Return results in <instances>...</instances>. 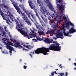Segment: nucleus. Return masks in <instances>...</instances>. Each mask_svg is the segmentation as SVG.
I'll list each match as a JSON object with an SVG mask.
<instances>
[{"label":"nucleus","instance_id":"obj_1","mask_svg":"<svg viewBox=\"0 0 76 76\" xmlns=\"http://www.w3.org/2000/svg\"><path fill=\"white\" fill-rule=\"evenodd\" d=\"M56 44H52L50 45V46L48 48H38L35 51V54H43L44 55H48V53L47 52H49L50 50L52 51H59L61 49L60 47H59L60 44L58 43H56Z\"/></svg>","mask_w":76,"mask_h":76},{"label":"nucleus","instance_id":"obj_2","mask_svg":"<svg viewBox=\"0 0 76 76\" xmlns=\"http://www.w3.org/2000/svg\"><path fill=\"white\" fill-rule=\"evenodd\" d=\"M66 26L69 25H71L72 26V27L69 30V31H67L66 33L65 32H66V29H64L63 30V33L64 34V35L66 37H72V35H69V34H72L76 32V30L75 29H74V25L73 24V23H71V22L68 21L67 20H66Z\"/></svg>","mask_w":76,"mask_h":76},{"label":"nucleus","instance_id":"obj_3","mask_svg":"<svg viewBox=\"0 0 76 76\" xmlns=\"http://www.w3.org/2000/svg\"><path fill=\"white\" fill-rule=\"evenodd\" d=\"M14 6L15 9L17 10V12H18V13L19 14H20L21 13L22 16H23V18L24 19V20L25 21V22L27 23V24L30 26H31V22H30V21L29 20V19L27 18L26 15H25V14L22 13L19 6H15V5Z\"/></svg>","mask_w":76,"mask_h":76},{"label":"nucleus","instance_id":"obj_4","mask_svg":"<svg viewBox=\"0 0 76 76\" xmlns=\"http://www.w3.org/2000/svg\"><path fill=\"white\" fill-rule=\"evenodd\" d=\"M16 23H17V28L18 29V31L20 32V33L22 35H26V36H27V33L25 32V31L22 30L23 29V25L21 24L20 25L19 23V22L17 20L16 21Z\"/></svg>","mask_w":76,"mask_h":76},{"label":"nucleus","instance_id":"obj_5","mask_svg":"<svg viewBox=\"0 0 76 76\" xmlns=\"http://www.w3.org/2000/svg\"><path fill=\"white\" fill-rule=\"evenodd\" d=\"M40 12L42 13V14L44 15V16H45V17H46V15H45V12L47 15L48 16L50 15V16L51 17H53L54 16L55 17V16H54V14L52 13L51 14L50 13L48 12L47 10H46V8H45V7H40Z\"/></svg>","mask_w":76,"mask_h":76},{"label":"nucleus","instance_id":"obj_6","mask_svg":"<svg viewBox=\"0 0 76 76\" xmlns=\"http://www.w3.org/2000/svg\"><path fill=\"white\" fill-rule=\"evenodd\" d=\"M26 15H27V16H28V18H29V19H31V16L33 19H34V20H36V18H35V16H34V14L31 13V12H29L27 11H26Z\"/></svg>","mask_w":76,"mask_h":76},{"label":"nucleus","instance_id":"obj_7","mask_svg":"<svg viewBox=\"0 0 76 76\" xmlns=\"http://www.w3.org/2000/svg\"><path fill=\"white\" fill-rule=\"evenodd\" d=\"M13 43L14 44V47H18V48H22L23 46H22L20 44V43L19 42H16V40H13Z\"/></svg>","mask_w":76,"mask_h":76},{"label":"nucleus","instance_id":"obj_8","mask_svg":"<svg viewBox=\"0 0 76 76\" xmlns=\"http://www.w3.org/2000/svg\"><path fill=\"white\" fill-rule=\"evenodd\" d=\"M58 8H59L61 13H63V12L64 11V6H63V4H61V5H58Z\"/></svg>","mask_w":76,"mask_h":76},{"label":"nucleus","instance_id":"obj_9","mask_svg":"<svg viewBox=\"0 0 76 76\" xmlns=\"http://www.w3.org/2000/svg\"><path fill=\"white\" fill-rule=\"evenodd\" d=\"M56 38H61V39H63L64 38L63 37V34L61 32H59L56 34Z\"/></svg>","mask_w":76,"mask_h":76},{"label":"nucleus","instance_id":"obj_10","mask_svg":"<svg viewBox=\"0 0 76 76\" xmlns=\"http://www.w3.org/2000/svg\"><path fill=\"white\" fill-rule=\"evenodd\" d=\"M35 15L37 16V17L38 18L40 21V23L41 24L42 26H44L45 25V24L44 23L43 21L42 20H41V18L39 17V15H38V13L37 12L36 13Z\"/></svg>","mask_w":76,"mask_h":76},{"label":"nucleus","instance_id":"obj_11","mask_svg":"<svg viewBox=\"0 0 76 76\" xmlns=\"http://www.w3.org/2000/svg\"><path fill=\"white\" fill-rule=\"evenodd\" d=\"M44 41L46 43H48V44H50V43H52V42L53 40H50V39L45 38Z\"/></svg>","mask_w":76,"mask_h":76},{"label":"nucleus","instance_id":"obj_12","mask_svg":"<svg viewBox=\"0 0 76 76\" xmlns=\"http://www.w3.org/2000/svg\"><path fill=\"white\" fill-rule=\"evenodd\" d=\"M48 7L49 9L52 11H54V8L53 7V5H51V4L49 2L48 3Z\"/></svg>","mask_w":76,"mask_h":76},{"label":"nucleus","instance_id":"obj_13","mask_svg":"<svg viewBox=\"0 0 76 76\" xmlns=\"http://www.w3.org/2000/svg\"><path fill=\"white\" fill-rule=\"evenodd\" d=\"M0 13L4 20H6V16L4 15V13H3V12L1 10H0Z\"/></svg>","mask_w":76,"mask_h":76},{"label":"nucleus","instance_id":"obj_14","mask_svg":"<svg viewBox=\"0 0 76 76\" xmlns=\"http://www.w3.org/2000/svg\"><path fill=\"white\" fill-rule=\"evenodd\" d=\"M28 3H29L30 7L31 8V9H33V7H32L31 5L32 4V1H31V0H30L28 2Z\"/></svg>","mask_w":76,"mask_h":76},{"label":"nucleus","instance_id":"obj_15","mask_svg":"<svg viewBox=\"0 0 76 76\" xmlns=\"http://www.w3.org/2000/svg\"><path fill=\"white\" fill-rule=\"evenodd\" d=\"M23 46H24V47H26V48H28V50H31V49L32 48V47L31 46V45H23Z\"/></svg>","mask_w":76,"mask_h":76},{"label":"nucleus","instance_id":"obj_16","mask_svg":"<svg viewBox=\"0 0 76 76\" xmlns=\"http://www.w3.org/2000/svg\"><path fill=\"white\" fill-rule=\"evenodd\" d=\"M6 48H7V49H8V50H9L13 48L12 47L8 44L6 45Z\"/></svg>","mask_w":76,"mask_h":76},{"label":"nucleus","instance_id":"obj_17","mask_svg":"<svg viewBox=\"0 0 76 76\" xmlns=\"http://www.w3.org/2000/svg\"><path fill=\"white\" fill-rule=\"evenodd\" d=\"M34 36L32 34H29L28 35L27 34L26 36V37L28 38V39H29V38H32Z\"/></svg>","mask_w":76,"mask_h":76},{"label":"nucleus","instance_id":"obj_18","mask_svg":"<svg viewBox=\"0 0 76 76\" xmlns=\"http://www.w3.org/2000/svg\"><path fill=\"white\" fill-rule=\"evenodd\" d=\"M41 18H42V20L44 21V22L46 23L47 22V19L46 18H44L42 15L41 16Z\"/></svg>","mask_w":76,"mask_h":76},{"label":"nucleus","instance_id":"obj_19","mask_svg":"<svg viewBox=\"0 0 76 76\" xmlns=\"http://www.w3.org/2000/svg\"><path fill=\"white\" fill-rule=\"evenodd\" d=\"M19 6L20 7H21V9L24 10H25V7H24V5L23 4H19Z\"/></svg>","mask_w":76,"mask_h":76},{"label":"nucleus","instance_id":"obj_20","mask_svg":"<svg viewBox=\"0 0 76 76\" xmlns=\"http://www.w3.org/2000/svg\"><path fill=\"white\" fill-rule=\"evenodd\" d=\"M67 72H66L65 73V75L66 76H64V73H59V76H67V75H68Z\"/></svg>","mask_w":76,"mask_h":76},{"label":"nucleus","instance_id":"obj_21","mask_svg":"<svg viewBox=\"0 0 76 76\" xmlns=\"http://www.w3.org/2000/svg\"><path fill=\"white\" fill-rule=\"evenodd\" d=\"M38 33L39 34V35H42L44 34V33L43 31H42L41 30H39L38 31Z\"/></svg>","mask_w":76,"mask_h":76},{"label":"nucleus","instance_id":"obj_22","mask_svg":"<svg viewBox=\"0 0 76 76\" xmlns=\"http://www.w3.org/2000/svg\"><path fill=\"white\" fill-rule=\"evenodd\" d=\"M6 20V23L7 24H8L9 25H10V24L9 23V22L10 23H12V21H10V19L9 18H8Z\"/></svg>","mask_w":76,"mask_h":76},{"label":"nucleus","instance_id":"obj_23","mask_svg":"<svg viewBox=\"0 0 76 76\" xmlns=\"http://www.w3.org/2000/svg\"><path fill=\"white\" fill-rule=\"evenodd\" d=\"M61 20V17H58L56 18V20L57 22L60 23V21Z\"/></svg>","mask_w":76,"mask_h":76},{"label":"nucleus","instance_id":"obj_24","mask_svg":"<svg viewBox=\"0 0 76 76\" xmlns=\"http://www.w3.org/2000/svg\"><path fill=\"white\" fill-rule=\"evenodd\" d=\"M58 23H59L57 22V23H56L55 24L53 23V25L54 27H58Z\"/></svg>","mask_w":76,"mask_h":76},{"label":"nucleus","instance_id":"obj_25","mask_svg":"<svg viewBox=\"0 0 76 76\" xmlns=\"http://www.w3.org/2000/svg\"><path fill=\"white\" fill-rule=\"evenodd\" d=\"M50 20L51 21V23H50V25H52V26H54V20L52 19H50Z\"/></svg>","mask_w":76,"mask_h":76},{"label":"nucleus","instance_id":"obj_26","mask_svg":"<svg viewBox=\"0 0 76 76\" xmlns=\"http://www.w3.org/2000/svg\"><path fill=\"white\" fill-rule=\"evenodd\" d=\"M37 3L38 4H39V5L40 6H41V4H40V2H41V0H37Z\"/></svg>","mask_w":76,"mask_h":76},{"label":"nucleus","instance_id":"obj_27","mask_svg":"<svg viewBox=\"0 0 76 76\" xmlns=\"http://www.w3.org/2000/svg\"><path fill=\"white\" fill-rule=\"evenodd\" d=\"M10 1H11L13 6H14V7H15V6H15H18L17 5H16V4L15 3H14V2H13V0H10Z\"/></svg>","mask_w":76,"mask_h":76},{"label":"nucleus","instance_id":"obj_28","mask_svg":"<svg viewBox=\"0 0 76 76\" xmlns=\"http://www.w3.org/2000/svg\"><path fill=\"white\" fill-rule=\"evenodd\" d=\"M3 7H4V9H8V6H7L5 4H4Z\"/></svg>","mask_w":76,"mask_h":76},{"label":"nucleus","instance_id":"obj_29","mask_svg":"<svg viewBox=\"0 0 76 76\" xmlns=\"http://www.w3.org/2000/svg\"><path fill=\"white\" fill-rule=\"evenodd\" d=\"M8 44L9 45H11L12 46H13V44L10 42H8Z\"/></svg>","mask_w":76,"mask_h":76},{"label":"nucleus","instance_id":"obj_30","mask_svg":"<svg viewBox=\"0 0 76 76\" xmlns=\"http://www.w3.org/2000/svg\"><path fill=\"white\" fill-rule=\"evenodd\" d=\"M54 31L55 32V30H53L50 29L49 30L50 33L51 34V33L52 32H54Z\"/></svg>","mask_w":76,"mask_h":76},{"label":"nucleus","instance_id":"obj_31","mask_svg":"<svg viewBox=\"0 0 76 76\" xmlns=\"http://www.w3.org/2000/svg\"><path fill=\"white\" fill-rule=\"evenodd\" d=\"M2 34H3V35H5V33L4 32H3V33H0V36H1V35H2Z\"/></svg>","mask_w":76,"mask_h":76},{"label":"nucleus","instance_id":"obj_32","mask_svg":"<svg viewBox=\"0 0 76 76\" xmlns=\"http://www.w3.org/2000/svg\"><path fill=\"white\" fill-rule=\"evenodd\" d=\"M10 53H12V52L13 50H14V48L12 49H10Z\"/></svg>","mask_w":76,"mask_h":76},{"label":"nucleus","instance_id":"obj_33","mask_svg":"<svg viewBox=\"0 0 76 76\" xmlns=\"http://www.w3.org/2000/svg\"><path fill=\"white\" fill-rule=\"evenodd\" d=\"M63 19H65V20H67V18L66 17V16L65 15H64L63 16Z\"/></svg>","mask_w":76,"mask_h":76},{"label":"nucleus","instance_id":"obj_34","mask_svg":"<svg viewBox=\"0 0 76 76\" xmlns=\"http://www.w3.org/2000/svg\"><path fill=\"white\" fill-rule=\"evenodd\" d=\"M51 75L52 76H54V72H52L51 73Z\"/></svg>","mask_w":76,"mask_h":76},{"label":"nucleus","instance_id":"obj_35","mask_svg":"<svg viewBox=\"0 0 76 76\" xmlns=\"http://www.w3.org/2000/svg\"><path fill=\"white\" fill-rule=\"evenodd\" d=\"M35 26L37 29H39V26L37 25V24H35Z\"/></svg>","mask_w":76,"mask_h":76},{"label":"nucleus","instance_id":"obj_36","mask_svg":"<svg viewBox=\"0 0 76 76\" xmlns=\"http://www.w3.org/2000/svg\"><path fill=\"white\" fill-rule=\"evenodd\" d=\"M47 34H50V30H47V32L46 33Z\"/></svg>","mask_w":76,"mask_h":76},{"label":"nucleus","instance_id":"obj_37","mask_svg":"<svg viewBox=\"0 0 76 76\" xmlns=\"http://www.w3.org/2000/svg\"><path fill=\"white\" fill-rule=\"evenodd\" d=\"M45 1L46 3H47L49 2V0H45Z\"/></svg>","mask_w":76,"mask_h":76},{"label":"nucleus","instance_id":"obj_38","mask_svg":"<svg viewBox=\"0 0 76 76\" xmlns=\"http://www.w3.org/2000/svg\"><path fill=\"white\" fill-rule=\"evenodd\" d=\"M23 68L25 69H26V68H27V66H26L24 65L23 66Z\"/></svg>","mask_w":76,"mask_h":76},{"label":"nucleus","instance_id":"obj_39","mask_svg":"<svg viewBox=\"0 0 76 76\" xmlns=\"http://www.w3.org/2000/svg\"><path fill=\"white\" fill-rule=\"evenodd\" d=\"M59 66L60 67V68H61V67H63L62 66H61L62 65H61V64L60 65H59Z\"/></svg>","mask_w":76,"mask_h":76},{"label":"nucleus","instance_id":"obj_40","mask_svg":"<svg viewBox=\"0 0 76 76\" xmlns=\"http://www.w3.org/2000/svg\"><path fill=\"white\" fill-rule=\"evenodd\" d=\"M11 16H12V15H8V16H9L10 17V18H11V19H12V20H13V19H12V18H11Z\"/></svg>","mask_w":76,"mask_h":76},{"label":"nucleus","instance_id":"obj_41","mask_svg":"<svg viewBox=\"0 0 76 76\" xmlns=\"http://www.w3.org/2000/svg\"><path fill=\"white\" fill-rule=\"evenodd\" d=\"M62 1V0H59L58 1V2L59 3H61V2Z\"/></svg>","mask_w":76,"mask_h":76},{"label":"nucleus","instance_id":"obj_42","mask_svg":"<svg viewBox=\"0 0 76 76\" xmlns=\"http://www.w3.org/2000/svg\"><path fill=\"white\" fill-rule=\"evenodd\" d=\"M32 32L33 33V34H34V33H35V31H34L33 30L32 31Z\"/></svg>","mask_w":76,"mask_h":76},{"label":"nucleus","instance_id":"obj_43","mask_svg":"<svg viewBox=\"0 0 76 76\" xmlns=\"http://www.w3.org/2000/svg\"><path fill=\"white\" fill-rule=\"evenodd\" d=\"M30 56H31V57L32 58V55L31 54H29Z\"/></svg>","mask_w":76,"mask_h":76},{"label":"nucleus","instance_id":"obj_44","mask_svg":"<svg viewBox=\"0 0 76 76\" xmlns=\"http://www.w3.org/2000/svg\"><path fill=\"white\" fill-rule=\"evenodd\" d=\"M34 12H35V13H37V10H35Z\"/></svg>","mask_w":76,"mask_h":76},{"label":"nucleus","instance_id":"obj_45","mask_svg":"<svg viewBox=\"0 0 76 76\" xmlns=\"http://www.w3.org/2000/svg\"><path fill=\"white\" fill-rule=\"evenodd\" d=\"M20 2H22L23 0H19Z\"/></svg>","mask_w":76,"mask_h":76},{"label":"nucleus","instance_id":"obj_46","mask_svg":"<svg viewBox=\"0 0 76 76\" xmlns=\"http://www.w3.org/2000/svg\"><path fill=\"white\" fill-rule=\"evenodd\" d=\"M5 31H6V27H4Z\"/></svg>","mask_w":76,"mask_h":76},{"label":"nucleus","instance_id":"obj_47","mask_svg":"<svg viewBox=\"0 0 76 76\" xmlns=\"http://www.w3.org/2000/svg\"><path fill=\"white\" fill-rule=\"evenodd\" d=\"M0 49L2 50V47L0 46Z\"/></svg>","mask_w":76,"mask_h":76},{"label":"nucleus","instance_id":"obj_48","mask_svg":"<svg viewBox=\"0 0 76 76\" xmlns=\"http://www.w3.org/2000/svg\"><path fill=\"white\" fill-rule=\"evenodd\" d=\"M54 73H55V74H57V73H56V71H55L54 72Z\"/></svg>","mask_w":76,"mask_h":76},{"label":"nucleus","instance_id":"obj_49","mask_svg":"<svg viewBox=\"0 0 76 76\" xmlns=\"http://www.w3.org/2000/svg\"><path fill=\"white\" fill-rule=\"evenodd\" d=\"M25 51H28V49H25Z\"/></svg>","mask_w":76,"mask_h":76},{"label":"nucleus","instance_id":"obj_50","mask_svg":"<svg viewBox=\"0 0 76 76\" xmlns=\"http://www.w3.org/2000/svg\"><path fill=\"white\" fill-rule=\"evenodd\" d=\"M31 19V21H32V22H33V20H32V19Z\"/></svg>","mask_w":76,"mask_h":76},{"label":"nucleus","instance_id":"obj_51","mask_svg":"<svg viewBox=\"0 0 76 76\" xmlns=\"http://www.w3.org/2000/svg\"><path fill=\"white\" fill-rule=\"evenodd\" d=\"M25 49H25V48H23V50H25Z\"/></svg>","mask_w":76,"mask_h":76},{"label":"nucleus","instance_id":"obj_52","mask_svg":"<svg viewBox=\"0 0 76 76\" xmlns=\"http://www.w3.org/2000/svg\"><path fill=\"white\" fill-rule=\"evenodd\" d=\"M1 6H3V4H1Z\"/></svg>","mask_w":76,"mask_h":76},{"label":"nucleus","instance_id":"obj_53","mask_svg":"<svg viewBox=\"0 0 76 76\" xmlns=\"http://www.w3.org/2000/svg\"><path fill=\"white\" fill-rule=\"evenodd\" d=\"M55 70H57H57H58V69H55Z\"/></svg>","mask_w":76,"mask_h":76},{"label":"nucleus","instance_id":"obj_54","mask_svg":"<svg viewBox=\"0 0 76 76\" xmlns=\"http://www.w3.org/2000/svg\"><path fill=\"white\" fill-rule=\"evenodd\" d=\"M55 39H57V38H55Z\"/></svg>","mask_w":76,"mask_h":76},{"label":"nucleus","instance_id":"obj_55","mask_svg":"<svg viewBox=\"0 0 76 76\" xmlns=\"http://www.w3.org/2000/svg\"><path fill=\"white\" fill-rule=\"evenodd\" d=\"M53 34H56V33H53Z\"/></svg>","mask_w":76,"mask_h":76},{"label":"nucleus","instance_id":"obj_56","mask_svg":"<svg viewBox=\"0 0 76 76\" xmlns=\"http://www.w3.org/2000/svg\"><path fill=\"white\" fill-rule=\"evenodd\" d=\"M33 54H34V52H33Z\"/></svg>","mask_w":76,"mask_h":76},{"label":"nucleus","instance_id":"obj_57","mask_svg":"<svg viewBox=\"0 0 76 76\" xmlns=\"http://www.w3.org/2000/svg\"><path fill=\"white\" fill-rule=\"evenodd\" d=\"M48 19H49V20H50V18H48Z\"/></svg>","mask_w":76,"mask_h":76},{"label":"nucleus","instance_id":"obj_58","mask_svg":"<svg viewBox=\"0 0 76 76\" xmlns=\"http://www.w3.org/2000/svg\"><path fill=\"white\" fill-rule=\"evenodd\" d=\"M25 64H26V63H24Z\"/></svg>","mask_w":76,"mask_h":76},{"label":"nucleus","instance_id":"obj_59","mask_svg":"<svg viewBox=\"0 0 76 76\" xmlns=\"http://www.w3.org/2000/svg\"><path fill=\"white\" fill-rule=\"evenodd\" d=\"M54 13H55V11H54Z\"/></svg>","mask_w":76,"mask_h":76},{"label":"nucleus","instance_id":"obj_60","mask_svg":"<svg viewBox=\"0 0 76 76\" xmlns=\"http://www.w3.org/2000/svg\"><path fill=\"white\" fill-rule=\"evenodd\" d=\"M75 69H76V68H74Z\"/></svg>","mask_w":76,"mask_h":76},{"label":"nucleus","instance_id":"obj_61","mask_svg":"<svg viewBox=\"0 0 76 76\" xmlns=\"http://www.w3.org/2000/svg\"><path fill=\"white\" fill-rule=\"evenodd\" d=\"M34 40H35V39H34Z\"/></svg>","mask_w":76,"mask_h":76},{"label":"nucleus","instance_id":"obj_62","mask_svg":"<svg viewBox=\"0 0 76 76\" xmlns=\"http://www.w3.org/2000/svg\"><path fill=\"white\" fill-rule=\"evenodd\" d=\"M61 16H62V15H61Z\"/></svg>","mask_w":76,"mask_h":76}]
</instances>
